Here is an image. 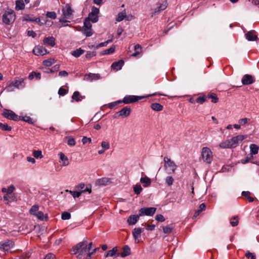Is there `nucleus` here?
Returning a JSON list of instances; mask_svg holds the SVG:
<instances>
[{
  "label": "nucleus",
  "mask_w": 259,
  "mask_h": 259,
  "mask_svg": "<svg viewBox=\"0 0 259 259\" xmlns=\"http://www.w3.org/2000/svg\"><path fill=\"white\" fill-rule=\"evenodd\" d=\"M131 253V249L127 245H125L123 247V251L121 253V256L124 257L130 255Z\"/></svg>",
  "instance_id": "28"
},
{
  "label": "nucleus",
  "mask_w": 259,
  "mask_h": 259,
  "mask_svg": "<svg viewBox=\"0 0 259 259\" xmlns=\"http://www.w3.org/2000/svg\"><path fill=\"white\" fill-rule=\"evenodd\" d=\"M151 108L152 110L156 111H160L162 110L163 106L159 103H154L151 105Z\"/></svg>",
  "instance_id": "26"
},
{
  "label": "nucleus",
  "mask_w": 259,
  "mask_h": 259,
  "mask_svg": "<svg viewBox=\"0 0 259 259\" xmlns=\"http://www.w3.org/2000/svg\"><path fill=\"white\" fill-rule=\"evenodd\" d=\"M139 214L131 215L127 219V222L129 225H133L136 224L139 218Z\"/></svg>",
  "instance_id": "23"
},
{
  "label": "nucleus",
  "mask_w": 259,
  "mask_h": 259,
  "mask_svg": "<svg viewBox=\"0 0 259 259\" xmlns=\"http://www.w3.org/2000/svg\"><path fill=\"white\" fill-rule=\"evenodd\" d=\"M165 181L166 184L169 186L172 185L174 180L171 176H167L166 177Z\"/></svg>",
  "instance_id": "49"
},
{
  "label": "nucleus",
  "mask_w": 259,
  "mask_h": 259,
  "mask_svg": "<svg viewBox=\"0 0 259 259\" xmlns=\"http://www.w3.org/2000/svg\"><path fill=\"white\" fill-rule=\"evenodd\" d=\"M254 33L255 31L253 30L248 31L245 34L246 38L248 41L255 40L257 39V36L256 34H254Z\"/></svg>",
  "instance_id": "21"
},
{
  "label": "nucleus",
  "mask_w": 259,
  "mask_h": 259,
  "mask_svg": "<svg viewBox=\"0 0 259 259\" xmlns=\"http://www.w3.org/2000/svg\"><path fill=\"white\" fill-rule=\"evenodd\" d=\"M163 161L164 168L167 172L168 174L174 173L177 168L175 162L167 157H164Z\"/></svg>",
  "instance_id": "8"
},
{
  "label": "nucleus",
  "mask_w": 259,
  "mask_h": 259,
  "mask_svg": "<svg viewBox=\"0 0 259 259\" xmlns=\"http://www.w3.org/2000/svg\"><path fill=\"white\" fill-rule=\"evenodd\" d=\"M242 195L245 197L250 202H253L254 200V198L250 196V192L249 191H243Z\"/></svg>",
  "instance_id": "33"
},
{
  "label": "nucleus",
  "mask_w": 259,
  "mask_h": 259,
  "mask_svg": "<svg viewBox=\"0 0 259 259\" xmlns=\"http://www.w3.org/2000/svg\"><path fill=\"white\" fill-rule=\"evenodd\" d=\"M45 45L54 47L55 45V39L53 36H49L44 38L43 40Z\"/></svg>",
  "instance_id": "19"
},
{
  "label": "nucleus",
  "mask_w": 259,
  "mask_h": 259,
  "mask_svg": "<svg viewBox=\"0 0 259 259\" xmlns=\"http://www.w3.org/2000/svg\"><path fill=\"white\" fill-rule=\"evenodd\" d=\"M251 154L255 155L258 152L259 147L255 144H252L250 145Z\"/></svg>",
  "instance_id": "36"
},
{
  "label": "nucleus",
  "mask_w": 259,
  "mask_h": 259,
  "mask_svg": "<svg viewBox=\"0 0 259 259\" xmlns=\"http://www.w3.org/2000/svg\"><path fill=\"white\" fill-rule=\"evenodd\" d=\"M117 251V249L116 247H114L112 249L109 250L107 251V252L105 255V256L106 257L108 256H113L115 255L116 251Z\"/></svg>",
  "instance_id": "44"
},
{
  "label": "nucleus",
  "mask_w": 259,
  "mask_h": 259,
  "mask_svg": "<svg viewBox=\"0 0 259 259\" xmlns=\"http://www.w3.org/2000/svg\"><path fill=\"white\" fill-rule=\"evenodd\" d=\"M25 7L23 0H17L16 2L15 9L16 10H23Z\"/></svg>",
  "instance_id": "30"
},
{
  "label": "nucleus",
  "mask_w": 259,
  "mask_h": 259,
  "mask_svg": "<svg viewBox=\"0 0 259 259\" xmlns=\"http://www.w3.org/2000/svg\"><path fill=\"white\" fill-rule=\"evenodd\" d=\"M2 115L7 119L13 120L14 121L19 120V116L16 114L13 111L8 109H5Z\"/></svg>",
  "instance_id": "12"
},
{
  "label": "nucleus",
  "mask_w": 259,
  "mask_h": 259,
  "mask_svg": "<svg viewBox=\"0 0 259 259\" xmlns=\"http://www.w3.org/2000/svg\"><path fill=\"white\" fill-rule=\"evenodd\" d=\"M4 199L8 202L10 201H15L16 199V196L14 194H5L4 196Z\"/></svg>",
  "instance_id": "32"
},
{
  "label": "nucleus",
  "mask_w": 259,
  "mask_h": 259,
  "mask_svg": "<svg viewBox=\"0 0 259 259\" xmlns=\"http://www.w3.org/2000/svg\"><path fill=\"white\" fill-rule=\"evenodd\" d=\"M156 208L151 207H143L139 210V216H152L155 213Z\"/></svg>",
  "instance_id": "11"
},
{
  "label": "nucleus",
  "mask_w": 259,
  "mask_h": 259,
  "mask_svg": "<svg viewBox=\"0 0 259 259\" xmlns=\"http://www.w3.org/2000/svg\"><path fill=\"white\" fill-rule=\"evenodd\" d=\"M101 146L103 149L106 150L109 149L110 148V144L109 142L106 141H103L101 143Z\"/></svg>",
  "instance_id": "57"
},
{
  "label": "nucleus",
  "mask_w": 259,
  "mask_h": 259,
  "mask_svg": "<svg viewBox=\"0 0 259 259\" xmlns=\"http://www.w3.org/2000/svg\"><path fill=\"white\" fill-rule=\"evenodd\" d=\"M245 256L248 259H256L255 254L249 251H247L246 252Z\"/></svg>",
  "instance_id": "58"
},
{
  "label": "nucleus",
  "mask_w": 259,
  "mask_h": 259,
  "mask_svg": "<svg viewBox=\"0 0 259 259\" xmlns=\"http://www.w3.org/2000/svg\"><path fill=\"white\" fill-rule=\"evenodd\" d=\"M205 209V205L204 203H201L198 208L195 211V213L194 214V217H197L200 213H201L203 210Z\"/></svg>",
  "instance_id": "35"
},
{
  "label": "nucleus",
  "mask_w": 259,
  "mask_h": 259,
  "mask_svg": "<svg viewBox=\"0 0 259 259\" xmlns=\"http://www.w3.org/2000/svg\"><path fill=\"white\" fill-rule=\"evenodd\" d=\"M15 187L13 185H11L7 189V192L6 194H12L13 192L15 190Z\"/></svg>",
  "instance_id": "62"
},
{
  "label": "nucleus",
  "mask_w": 259,
  "mask_h": 259,
  "mask_svg": "<svg viewBox=\"0 0 259 259\" xmlns=\"http://www.w3.org/2000/svg\"><path fill=\"white\" fill-rule=\"evenodd\" d=\"M91 188H92L91 186L90 185H88L86 186V188L85 189H83V190H81L79 192L70 191L69 192L74 198H76V197H79L82 193L86 192H88L89 193H91L92 192Z\"/></svg>",
  "instance_id": "13"
},
{
  "label": "nucleus",
  "mask_w": 259,
  "mask_h": 259,
  "mask_svg": "<svg viewBox=\"0 0 259 259\" xmlns=\"http://www.w3.org/2000/svg\"><path fill=\"white\" fill-rule=\"evenodd\" d=\"M157 95H158L159 96H165L164 94H157V93H154V94H153L151 95H149L146 96H134V95H128V96H125L123 98V100L121 101H122V102L124 103V104H130V103H132L137 102V101H138L140 100H141L145 97L156 96Z\"/></svg>",
  "instance_id": "6"
},
{
  "label": "nucleus",
  "mask_w": 259,
  "mask_h": 259,
  "mask_svg": "<svg viewBox=\"0 0 259 259\" xmlns=\"http://www.w3.org/2000/svg\"><path fill=\"white\" fill-rule=\"evenodd\" d=\"M39 207L37 205H33L29 210V212L31 214L36 217L40 221L46 220L48 219V216L47 213L44 214L41 211H39Z\"/></svg>",
  "instance_id": "7"
},
{
  "label": "nucleus",
  "mask_w": 259,
  "mask_h": 259,
  "mask_svg": "<svg viewBox=\"0 0 259 259\" xmlns=\"http://www.w3.org/2000/svg\"><path fill=\"white\" fill-rule=\"evenodd\" d=\"M126 11L125 10H124L121 12H120L118 14L116 18V21L117 22H120L122 20H123L124 19L126 18Z\"/></svg>",
  "instance_id": "25"
},
{
  "label": "nucleus",
  "mask_w": 259,
  "mask_h": 259,
  "mask_svg": "<svg viewBox=\"0 0 259 259\" xmlns=\"http://www.w3.org/2000/svg\"><path fill=\"white\" fill-rule=\"evenodd\" d=\"M84 51L83 50L81 49V48H79L72 52L71 54L74 57L77 58L81 56L84 53Z\"/></svg>",
  "instance_id": "31"
},
{
  "label": "nucleus",
  "mask_w": 259,
  "mask_h": 259,
  "mask_svg": "<svg viewBox=\"0 0 259 259\" xmlns=\"http://www.w3.org/2000/svg\"><path fill=\"white\" fill-rule=\"evenodd\" d=\"M115 51V47L112 46L109 49L105 50L103 51L102 53L103 55H107V54H110L114 53Z\"/></svg>",
  "instance_id": "50"
},
{
  "label": "nucleus",
  "mask_w": 259,
  "mask_h": 259,
  "mask_svg": "<svg viewBox=\"0 0 259 259\" xmlns=\"http://www.w3.org/2000/svg\"><path fill=\"white\" fill-rule=\"evenodd\" d=\"M131 110L130 107H125L119 111V116L121 117H126L131 113Z\"/></svg>",
  "instance_id": "18"
},
{
  "label": "nucleus",
  "mask_w": 259,
  "mask_h": 259,
  "mask_svg": "<svg viewBox=\"0 0 259 259\" xmlns=\"http://www.w3.org/2000/svg\"><path fill=\"white\" fill-rule=\"evenodd\" d=\"M16 19V14L14 10L8 9L2 16V21L6 25H11Z\"/></svg>",
  "instance_id": "4"
},
{
  "label": "nucleus",
  "mask_w": 259,
  "mask_h": 259,
  "mask_svg": "<svg viewBox=\"0 0 259 259\" xmlns=\"http://www.w3.org/2000/svg\"><path fill=\"white\" fill-rule=\"evenodd\" d=\"M90 21H90L89 19L85 18L83 23V26L82 27V28H91L92 24Z\"/></svg>",
  "instance_id": "56"
},
{
  "label": "nucleus",
  "mask_w": 259,
  "mask_h": 259,
  "mask_svg": "<svg viewBox=\"0 0 259 259\" xmlns=\"http://www.w3.org/2000/svg\"><path fill=\"white\" fill-rule=\"evenodd\" d=\"M33 53L34 55L43 56L48 53L47 50L42 46H38L33 49Z\"/></svg>",
  "instance_id": "14"
},
{
  "label": "nucleus",
  "mask_w": 259,
  "mask_h": 259,
  "mask_svg": "<svg viewBox=\"0 0 259 259\" xmlns=\"http://www.w3.org/2000/svg\"><path fill=\"white\" fill-rule=\"evenodd\" d=\"M33 155L36 158H42V152L40 150H34L33 151Z\"/></svg>",
  "instance_id": "52"
},
{
  "label": "nucleus",
  "mask_w": 259,
  "mask_h": 259,
  "mask_svg": "<svg viewBox=\"0 0 259 259\" xmlns=\"http://www.w3.org/2000/svg\"><path fill=\"white\" fill-rule=\"evenodd\" d=\"M92 245V242L88 244L87 239H84L71 249V253L72 254H78L77 259H91V256L97 250V248H95L92 251H90Z\"/></svg>",
  "instance_id": "1"
},
{
  "label": "nucleus",
  "mask_w": 259,
  "mask_h": 259,
  "mask_svg": "<svg viewBox=\"0 0 259 259\" xmlns=\"http://www.w3.org/2000/svg\"><path fill=\"white\" fill-rule=\"evenodd\" d=\"M249 120H250V119L247 118H243L240 119L238 120V123L241 125H243L246 124Z\"/></svg>",
  "instance_id": "61"
},
{
  "label": "nucleus",
  "mask_w": 259,
  "mask_h": 259,
  "mask_svg": "<svg viewBox=\"0 0 259 259\" xmlns=\"http://www.w3.org/2000/svg\"><path fill=\"white\" fill-rule=\"evenodd\" d=\"M207 98L210 99L211 102L213 103H217L219 102V98L215 93H210L208 94Z\"/></svg>",
  "instance_id": "29"
},
{
  "label": "nucleus",
  "mask_w": 259,
  "mask_h": 259,
  "mask_svg": "<svg viewBox=\"0 0 259 259\" xmlns=\"http://www.w3.org/2000/svg\"><path fill=\"white\" fill-rule=\"evenodd\" d=\"M134 191L136 194L138 195L142 191V188L140 185H136L134 187Z\"/></svg>",
  "instance_id": "54"
},
{
  "label": "nucleus",
  "mask_w": 259,
  "mask_h": 259,
  "mask_svg": "<svg viewBox=\"0 0 259 259\" xmlns=\"http://www.w3.org/2000/svg\"><path fill=\"white\" fill-rule=\"evenodd\" d=\"M25 85L24 79L21 78L13 81L5 88L4 90L7 92H12L14 91L15 89H22L24 88Z\"/></svg>",
  "instance_id": "3"
},
{
  "label": "nucleus",
  "mask_w": 259,
  "mask_h": 259,
  "mask_svg": "<svg viewBox=\"0 0 259 259\" xmlns=\"http://www.w3.org/2000/svg\"><path fill=\"white\" fill-rule=\"evenodd\" d=\"M91 13L98 16V14L99 13V9L94 6L92 7Z\"/></svg>",
  "instance_id": "64"
},
{
  "label": "nucleus",
  "mask_w": 259,
  "mask_h": 259,
  "mask_svg": "<svg viewBox=\"0 0 259 259\" xmlns=\"http://www.w3.org/2000/svg\"><path fill=\"white\" fill-rule=\"evenodd\" d=\"M163 231L165 234H169L171 232L173 228L170 226H164L162 227Z\"/></svg>",
  "instance_id": "55"
},
{
  "label": "nucleus",
  "mask_w": 259,
  "mask_h": 259,
  "mask_svg": "<svg viewBox=\"0 0 259 259\" xmlns=\"http://www.w3.org/2000/svg\"><path fill=\"white\" fill-rule=\"evenodd\" d=\"M55 60L54 59L50 58L47 60H45L43 61V64L46 66H51L54 63H55Z\"/></svg>",
  "instance_id": "40"
},
{
  "label": "nucleus",
  "mask_w": 259,
  "mask_h": 259,
  "mask_svg": "<svg viewBox=\"0 0 259 259\" xmlns=\"http://www.w3.org/2000/svg\"><path fill=\"white\" fill-rule=\"evenodd\" d=\"M62 15L60 19V22H69L73 18V10L71 9L70 6L66 4L62 8Z\"/></svg>",
  "instance_id": "2"
},
{
  "label": "nucleus",
  "mask_w": 259,
  "mask_h": 259,
  "mask_svg": "<svg viewBox=\"0 0 259 259\" xmlns=\"http://www.w3.org/2000/svg\"><path fill=\"white\" fill-rule=\"evenodd\" d=\"M140 182L144 184L143 186L147 187L151 185V179L147 176L142 177L140 179Z\"/></svg>",
  "instance_id": "24"
},
{
  "label": "nucleus",
  "mask_w": 259,
  "mask_h": 259,
  "mask_svg": "<svg viewBox=\"0 0 259 259\" xmlns=\"http://www.w3.org/2000/svg\"><path fill=\"white\" fill-rule=\"evenodd\" d=\"M66 139L67 140V143L69 146H73L75 145L76 142L72 137L68 136L66 137Z\"/></svg>",
  "instance_id": "43"
},
{
  "label": "nucleus",
  "mask_w": 259,
  "mask_h": 259,
  "mask_svg": "<svg viewBox=\"0 0 259 259\" xmlns=\"http://www.w3.org/2000/svg\"><path fill=\"white\" fill-rule=\"evenodd\" d=\"M144 229L142 228H136L133 231V234L137 243L139 242V238L141 237V233L144 231Z\"/></svg>",
  "instance_id": "16"
},
{
  "label": "nucleus",
  "mask_w": 259,
  "mask_h": 259,
  "mask_svg": "<svg viewBox=\"0 0 259 259\" xmlns=\"http://www.w3.org/2000/svg\"><path fill=\"white\" fill-rule=\"evenodd\" d=\"M72 99L77 102L80 101L82 99V97L80 95V93L78 91H75L73 94Z\"/></svg>",
  "instance_id": "37"
},
{
  "label": "nucleus",
  "mask_w": 259,
  "mask_h": 259,
  "mask_svg": "<svg viewBox=\"0 0 259 259\" xmlns=\"http://www.w3.org/2000/svg\"><path fill=\"white\" fill-rule=\"evenodd\" d=\"M23 21L35 22L38 23L40 25H42L43 23L40 22L39 18H34L31 15H27L22 19Z\"/></svg>",
  "instance_id": "17"
},
{
  "label": "nucleus",
  "mask_w": 259,
  "mask_h": 259,
  "mask_svg": "<svg viewBox=\"0 0 259 259\" xmlns=\"http://www.w3.org/2000/svg\"><path fill=\"white\" fill-rule=\"evenodd\" d=\"M245 138L246 136L238 135L237 136L233 137L230 140H228L230 148L236 147L238 145L239 143Z\"/></svg>",
  "instance_id": "10"
},
{
  "label": "nucleus",
  "mask_w": 259,
  "mask_h": 259,
  "mask_svg": "<svg viewBox=\"0 0 259 259\" xmlns=\"http://www.w3.org/2000/svg\"><path fill=\"white\" fill-rule=\"evenodd\" d=\"M46 16L48 18H50L55 19L57 17L56 14L55 12H48L46 14Z\"/></svg>",
  "instance_id": "59"
},
{
  "label": "nucleus",
  "mask_w": 259,
  "mask_h": 259,
  "mask_svg": "<svg viewBox=\"0 0 259 259\" xmlns=\"http://www.w3.org/2000/svg\"><path fill=\"white\" fill-rule=\"evenodd\" d=\"M87 19H89L90 21H91L93 23H96L98 21V16H96L91 13H89V16L87 18Z\"/></svg>",
  "instance_id": "41"
},
{
  "label": "nucleus",
  "mask_w": 259,
  "mask_h": 259,
  "mask_svg": "<svg viewBox=\"0 0 259 259\" xmlns=\"http://www.w3.org/2000/svg\"><path fill=\"white\" fill-rule=\"evenodd\" d=\"M85 77L86 80L89 81H92L94 79H98L99 78L98 74L91 73L85 75Z\"/></svg>",
  "instance_id": "39"
},
{
  "label": "nucleus",
  "mask_w": 259,
  "mask_h": 259,
  "mask_svg": "<svg viewBox=\"0 0 259 259\" xmlns=\"http://www.w3.org/2000/svg\"><path fill=\"white\" fill-rule=\"evenodd\" d=\"M112 40L113 39H108L107 40V41H105V42H101V43H100L99 45L96 46L95 47V49H98L99 48H101V47H105L109 43L111 42L112 41Z\"/></svg>",
  "instance_id": "46"
},
{
  "label": "nucleus",
  "mask_w": 259,
  "mask_h": 259,
  "mask_svg": "<svg viewBox=\"0 0 259 259\" xmlns=\"http://www.w3.org/2000/svg\"><path fill=\"white\" fill-rule=\"evenodd\" d=\"M96 55V52L88 51V52H87V54L85 55V57L87 59H90V58H91L92 57L95 56Z\"/></svg>",
  "instance_id": "63"
},
{
  "label": "nucleus",
  "mask_w": 259,
  "mask_h": 259,
  "mask_svg": "<svg viewBox=\"0 0 259 259\" xmlns=\"http://www.w3.org/2000/svg\"><path fill=\"white\" fill-rule=\"evenodd\" d=\"M124 64V61L122 60H119L117 62H114L111 65V68L116 71L120 70Z\"/></svg>",
  "instance_id": "20"
},
{
  "label": "nucleus",
  "mask_w": 259,
  "mask_h": 259,
  "mask_svg": "<svg viewBox=\"0 0 259 259\" xmlns=\"http://www.w3.org/2000/svg\"><path fill=\"white\" fill-rule=\"evenodd\" d=\"M241 82L243 85H249L253 83L254 82V79L252 75L245 74L242 78Z\"/></svg>",
  "instance_id": "15"
},
{
  "label": "nucleus",
  "mask_w": 259,
  "mask_h": 259,
  "mask_svg": "<svg viewBox=\"0 0 259 259\" xmlns=\"http://www.w3.org/2000/svg\"><path fill=\"white\" fill-rule=\"evenodd\" d=\"M19 120H22L28 123L33 124V120L30 117L25 115V116H19Z\"/></svg>",
  "instance_id": "34"
},
{
  "label": "nucleus",
  "mask_w": 259,
  "mask_h": 259,
  "mask_svg": "<svg viewBox=\"0 0 259 259\" xmlns=\"http://www.w3.org/2000/svg\"><path fill=\"white\" fill-rule=\"evenodd\" d=\"M110 182V179L107 178H103L97 181V184L99 185H106Z\"/></svg>",
  "instance_id": "27"
},
{
  "label": "nucleus",
  "mask_w": 259,
  "mask_h": 259,
  "mask_svg": "<svg viewBox=\"0 0 259 259\" xmlns=\"http://www.w3.org/2000/svg\"><path fill=\"white\" fill-rule=\"evenodd\" d=\"M230 224L232 226L235 227L238 225V218L237 216L234 217L232 220L230 222Z\"/></svg>",
  "instance_id": "53"
},
{
  "label": "nucleus",
  "mask_w": 259,
  "mask_h": 259,
  "mask_svg": "<svg viewBox=\"0 0 259 259\" xmlns=\"http://www.w3.org/2000/svg\"><path fill=\"white\" fill-rule=\"evenodd\" d=\"M14 242L12 240H7L5 241L0 242V249L5 253L13 248L14 246Z\"/></svg>",
  "instance_id": "9"
},
{
  "label": "nucleus",
  "mask_w": 259,
  "mask_h": 259,
  "mask_svg": "<svg viewBox=\"0 0 259 259\" xmlns=\"http://www.w3.org/2000/svg\"><path fill=\"white\" fill-rule=\"evenodd\" d=\"M207 97L205 96H200L197 98L196 101L199 104H203L206 100Z\"/></svg>",
  "instance_id": "60"
},
{
  "label": "nucleus",
  "mask_w": 259,
  "mask_h": 259,
  "mask_svg": "<svg viewBox=\"0 0 259 259\" xmlns=\"http://www.w3.org/2000/svg\"><path fill=\"white\" fill-rule=\"evenodd\" d=\"M201 158L203 162L210 164L213 160V154L210 149L207 147H204L201 151Z\"/></svg>",
  "instance_id": "5"
},
{
  "label": "nucleus",
  "mask_w": 259,
  "mask_h": 259,
  "mask_svg": "<svg viewBox=\"0 0 259 259\" xmlns=\"http://www.w3.org/2000/svg\"><path fill=\"white\" fill-rule=\"evenodd\" d=\"M59 156L60 160L62 161V166H67L69 164V162L68 158L65 155V154L62 152H60L59 153Z\"/></svg>",
  "instance_id": "22"
},
{
  "label": "nucleus",
  "mask_w": 259,
  "mask_h": 259,
  "mask_svg": "<svg viewBox=\"0 0 259 259\" xmlns=\"http://www.w3.org/2000/svg\"><path fill=\"white\" fill-rule=\"evenodd\" d=\"M219 146L220 148L223 149L230 148L228 140L222 142L220 144Z\"/></svg>",
  "instance_id": "45"
},
{
  "label": "nucleus",
  "mask_w": 259,
  "mask_h": 259,
  "mask_svg": "<svg viewBox=\"0 0 259 259\" xmlns=\"http://www.w3.org/2000/svg\"><path fill=\"white\" fill-rule=\"evenodd\" d=\"M71 218V214L69 212L65 211L62 213L61 219L63 220H67Z\"/></svg>",
  "instance_id": "51"
},
{
  "label": "nucleus",
  "mask_w": 259,
  "mask_h": 259,
  "mask_svg": "<svg viewBox=\"0 0 259 259\" xmlns=\"http://www.w3.org/2000/svg\"><path fill=\"white\" fill-rule=\"evenodd\" d=\"M0 128L4 131H10L12 130L11 126L1 122H0Z\"/></svg>",
  "instance_id": "48"
},
{
  "label": "nucleus",
  "mask_w": 259,
  "mask_h": 259,
  "mask_svg": "<svg viewBox=\"0 0 259 259\" xmlns=\"http://www.w3.org/2000/svg\"><path fill=\"white\" fill-rule=\"evenodd\" d=\"M35 77L37 79H40L41 78V74L40 73H37L35 72H32L28 76L29 79H32Z\"/></svg>",
  "instance_id": "42"
},
{
  "label": "nucleus",
  "mask_w": 259,
  "mask_h": 259,
  "mask_svg": "<svg viewBox=\"0 0 259 259\" xmlns=\"http://www.w3.org/2000/svg\"><path fill=\"white\" fill-rule=\"evenodd\" d=\"M167 8V4L166 2H163L159 4L157 8L155 9L156 12H159L164 10Z\"/></svg>",
  "instance_id": "38"
},
{
  "label": "nucleus",
  "mask_w": 259,
  "mask_h": 259,
  "mask_svg": "<svg viewBox=\"0 0 259 259\" xmlns=\"http://www.w3.org/2000/svg\"><path fill=\"white\" fill-rule=\"evenodd\" d=\"M82 30L83 34L88 37L91 36L93 34V31L91 28H82Z\"/></svg>",
  "instance_id": "47"
}]
</instances>
